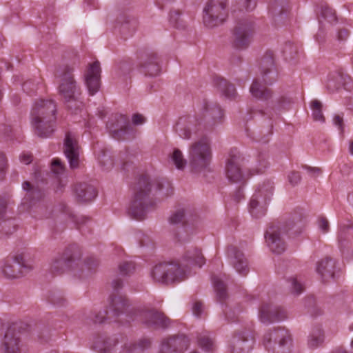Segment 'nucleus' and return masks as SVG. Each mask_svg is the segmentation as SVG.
I'll return each mask as SVG.
<instances>
[{"label": "nucleus", "instance_id": "1", "mask_svg": "<svg viewBox=\"0 0 353 353\" xmlns=\"http://www.w3.org/2000/svg\"><path fill=\"white\" fill-rule=\"evenodd\" d=\"M223 117V112L219 105L204 101L202 117L200 118L193 116L181 117L176 123L175 130L181 138L189 139L192 131L196 132L201 129L203 121L205 128H212L216 124L221 123Z\"/></svg>", "mask_w": 353, "mask_h": 353}, {"label": "nucleus", "instance_id": "2", "mask_svg": "<svg viewBox=\"0 0 353 353\" xmlns=\"http://www.w3.org/2000/svg\"><path fill=\"white\" fill-rule=\"evenodd\" d=\"M57 105L52 100L37 101L31 111V123L37 135L47 138L52 134L56 126Z\"/></svg>", "mask_w": 353, "mask_h": 353}, {"label": "nucleus", "instance_id": "3", "mask_svg": "<svg viewBox=\"0 0 353 353\" xmlns=\"http://www.w3.org/2000/svg\"><path fill=\"white\" fill-rule=\"evenodd\" d=\"M151 183L148 176L139 177L134 188V196L129 208L130 216L137 219H145V214L154 207V201L150 198Z\"/></svg>", "mask_w": 353, "mask_h": 353}, {"label": "nucleus", "instance_id": "4", "mask_svg": "<svg viewBox=\"0 0 353 353\" xmlns=\"http://www.w3.org/2000/svg\"><path fill=\"white\" fill-rule=\"evenodd\" d=\"M212 152L210 140L203 137L194 142L189 151V162L192 172H201L205 170L210 163Z\"/></svg>", "mask_w": 353, "mask_h": 353}, {"label": "nucleus", "instance_id": "5", "mask_svg": "<svg viewBox=\"0 0 353 353\" xmlns=\"http://www.w3.org/2000/svg\"><path fill=\"white\" fill-rule=\"evenodd\" d=\"M274 183L270 180L259 184L249 203V212L252 216L259 218L265 215L266 205L273 196Z\"/></svg>", "mask_w": 353, "mask_h": 353}, {"label": "nucleus", "instance_id": "6", "mask_svg": "<svg viewBox=\"0 0 353 353\" xmlns=\"http://www.w3.org/2000/svg\"><path fill=\"white\" fill-rule=\"evenodd\" d=\"M74 68L65 65L61 74V83L59 85V92L70 108H73L72 103H75V108L83 105L79 99L80 92L74 79L72 72Z\"/></svg>", "mask_w": 353, "mask_h": 353}, {"label": "nucleus", "instance_id": "7", "mask_svg": "<svg viewBox=\"0 0 353 353\" xmlns=\"http://www.w3.org/2000/svg\"><path fill=\"white\" fill-rule=\"evenodd\" d=\"M32 261L30 254L23 252L7 260L2 267V272L8 279L19 278L33 269Z\"/></svg>", "mask_w": 353, "mask_h": 353}, {"label": "nucleus", "instance_id": "8", "mask_svg": "<svg viewBox=\"0 0 353 353\" xmlns=\"http://www.w3.org/2000/svg\"><path fill=\"white\" fill-rule=\"evenodd\" d=\"M152 276L157 282L168 284L185 279L186 270L177 263H162L154 267Z\"/></svg>", "mask_w": 353, "mask_h": 353}, {"label": "nucleus", "instance_id": "9", "mask_svg": "<svg viewBox=\"0 0 353 353\" xmlns=\"http://www.w3.org/2000/svg\"><path fill=\"white\" fill-rule=\"evenodd\" d=\"M291 343V336L288 330L276 327L267 332L263 339V344L268 351L273 353H285Z\"/></svg>", "mask_w": 353, "mask_h": 353}, {"label": "nucleus", "instance_id": "10", "mask_svg": "<svg viewBox=\"0 0 353 353\" xmlns=\"http://www.w3.org/2000/svg\"><path fill=\"white\" fill-rule=\"evenodd\" d=\"M226 0H209L203 9V23L208 28L222 24L228 17Z\"/></svg>", "mask_w": 353, "mask_h": 353}, {"label": "nucleus", "instance_id": "11", "mask_svg": "<svg viewBox=\"0 0 353 353\" xmlns=\"http://www.w3.org/2000/svg\"><path fill=\"white\" fill-rule=\"evenodd\" d=\"M255 31L254 22L249 19L239 20L234 28L232 46L237 50H245L250 46Z\"/></svg>", "mask_w": 353, "mask_h": 353}, {"label": "nucleus", "instance_id": "12", "mask_svg": "<svg viewBox=\"0 0 353 353\" xmlns=\"http://www.w3.org/2000/svg\"><path fill=\"white\" fill-rule=\"evenodd\" d=\"M128 307V300L125 296L114 295L111 296L108 309L95 314L92 320L94 323L116 321L117 318L126 312Z\"/></svg>", "mask_w": 353, "mask_h": 353}, {"label": "nucleus", "instance_id": "13", "mask_svg": "<svg viewBox=\"0 0 353 353\" xmlns=\"http://www.w3.org/2000/svg\"><path fill=\"white\" fill-rule=\"evenodd\" d=\"M111 136L117 140H125L134 137L133 128L128 119L122 114L112 116L107 124Z\"/></svg>", "mask_w": 353, "mask_h": 353}, {"label": "nucleus", "instance_id": "14", "mask_svg": "<svg viewBox=\"0 0 353 353\" xmlns=\"http://www.w3.org/2000/svg\"><path fill=\"white\" fill-rule=\"evenodd\" d=\"M80 258V253L74 245L67 248L61 255L54 258L51 264V272L59 275L63 273L72 262Z\"/></svg>", "mask_w": 353, "mask_h": 353}, {"label": "nucleus", "instance_id": "15", "mask_svg": "<svg viewBox=\"0 0 353 353\" xmlns=\"http://www.w3.org/2000/svg\"><path fill=\"white\" fill-rule=\"evenodd\" d=\"M3 347L5 353H28V351L21 340V332L15 326H11L7 330Z\"/></svg>", "mask_w": 353, "mask_h": 353}, {"label": "nucleus", "instance_id": "16", "mask_svg": "<svg viewBox=\"0 0 353 353\" xmlns=\"http://www.w3.org/2000/svg\"><path fill=\"white\" fill-rule=\"evenodd\" d=\"M190 345V339L184 334L170 336L161 343L159 353H183Z\"/></svg>", "mask_w": 353, "mask_h": 353}, {"label": "nucleus", "instance_id": "17", "mask_svg": "<svg viewBox=\"0 0 353 353\" xmlns=\"http://www.w3.org/2000/svg\"><path fill=\"white\" fill-rule=\"evenodd\" d=\"M254 338L250 331L236 333L230 341L231 353H248L254 345Z\"/></svg>", "mask_w": 353, "mask_h": 353}, {"label": "nucleus", "instance_id": "18", "mask_svg": "<svg viewBox=\"0 0 353 353\" xmlns=\"http://www.w3.org/2000/svg\"><path fill=\"white\" fill-rule=\"evenodd\" d=\"M265 238L270 250L275 254H280L285 250V243L281 236L280 228L272 224L265 233Z\"/></svg>", "mask_w": 353, "mask_h": 353}, {"label": "nucleus", "instance_id": "19", "mask_svg": "<svg viewBox=\"0 0 353 353\" xmlns=\"http://www.w3.org/2000/svg\"><path fill=\"white\" fill-rule=\"evenodd\" d=\"M259 318L262 323L269 324L274 321L284 320L287 318V315L281 307L265 303L259 309Z\"/></svg>", "mask_w": 353, "mask_h": 353}, {"label": "nucleus", "instance_id": "20", "mask_svg": "<svg viewBox=\"0 0 353 353\" xmlns=\"http://www.w3.org/2000/svg\"><path fill=\"white\" fill-rule=\"evenodd\" d=\"M143 323L153 329H165L170 325V320L163 313L149 310L141 314Z\"/></svg>", "mask_w": 353, "mask_h": 353}, {"label": "nucleus", "instance_id": "21", "mask_svg": "<svg viewBox=\"0 0 353 353\" xmlns=\"http://www.w3.org/2000/svg\"><path fill=\"white\" fill-rule=\"evenodd\" d=\"M101 68L98 61L89 65L87 70L85 81L90 95H94L100 88Z\"/></svg>", "mask_w": 353, "mask_h": 353}, {"label": "nucleus", "instance_id": "22", "mask_svg": "<svg viewBox=\"0 0 353 353\" xmlns=\"http://www.w3.org/2000/svg\"><path fill=\"white\" fill-rule=\"evenodd\" d=\"M228 255L230 263L239 274L245 276L248 273V261L241 250L230 245L228 248Z\"/></svg>", "mask_w": 353, "mask_h": 353}, {"label": "nucleus", "instance_id": "23", "mask_svg": "<svg viewBox=\"0 0 353 353\" xmlns=\"http://www.w3.org/2000/svg\"><path fill=\"white\" fill-rule=\"evenodd\" d=\"M64 153L68 159L70 166L74 169L79 166V147L74 136L68 132L64 141Z\"/></svg>", "mask_w": 353, "mask_h": 353}, {"label": "nucleus", "instance_id": "24", "mask_svg": "<svg viewBox=\"0 0 353 353\" xmlns=\"http://www.w3.org/2000/svg\"><path fill=\"white\" fill-rule=\"evenodd\" d=\"M241 158L239 155L230 154L229 158L226 162L225 172L228 179L233 182L236 183L241 181L243 179V174L241 169Z\"/></svg>", "mask_w": 353, "mask_h": 353}, {"label": "nucleus", "instance_id": "25", "mask_svg": "<svg viewBox=\"0 0 353 353\" xmlns=\"http://www.w3.org/2000/svg\"><path fill=\"white\" fill-rule=\"evenodd\" d=\"M261 73L263 76V81L265 84H272L274 78H269L268 74L274 69V57L272 51H267L262 57L259 63Z\"/></svg>", "mask_w": 353, "mask_h": 353}, {"label": "nucleus", "instance_id": "26", "mask_svg": "<svg viewBox=\"0 0 353 353\" xmlns=\"http://www.w3.org/2000/svg\"><path fill=\"white\" fill-rule=\"evenodd\" d=\"M270 10L275 21L285 23L290 12L289 2L288 0H273Z\"/></svg>", "mask_w": 353, "mask_h": 353}, {"label": "nucleus", "instance_id": "27", "mask_svg": "<svg viewBox=\"0 0 353 353\" xmlns=\"http://www.w3.org/2000/svg\"><path fill=\"white\" fill-rule=\"evenodd\" d=\"M139 70L145 76L154 77L158 75L160 72V67L157 54L155 53L148 54L146 59L141 62Z\"/></svg>", "mask_w": 353, "mask_h": 353}, {"label": "nucleus", "instance_id": "28", "mask_svg": "<svg viewBox=\"0 0 353 353\" xmlns=\"http://www.w3.org/2000/svg\"><path fill=\"white\" fill-rule=\"evenodd\" d=\"M74 192L78 200L81 202L91 201L97 194V190L94 186L85 183L75 184Z\"/></svg>", "mask_w": 353, "mask_h": 353}, {"label": "nucleus", "instance_id": "29", "mask_svg": "<svg viewBox=\"0 0 353 353\" xmlns=\"http://www.w3.org/2000/svg\"><path fill=\"white\" fill-rule=\"evenodd\" d=\"M335 264L333 260L326 257L317 263L316 272L324 281L334 278Z\"/></svg>", "mask_w": 353, "mask_h": 353}, {"label": "nucleus", "instance_id": "30", "mask_svg": "<svg viewBox=\"0 0 353 353\" xmlns=\"http://www.w3.org/2000/svg\"><path fill=\"white\" fill-rule=\"evenodd\" d=\"M213 83L221 93L228 98L234 99L237 95L234 85L221 77H214Z\"/></svg>", "mask_w": 353, "mask_h": 353}, {"label": "nucleus", "instance_id": "31", "mask_svg": "<svg viewBox=\"0 0 353 353\" xmlns=\"http://www.w3.org/2000/svg\"><path fill=\"white\" fill-rule=\"evenodd\" d=\"M192 215V212L190 208L179 207L170 215L169 221L172 225H185Z\"/></svg>", "mask_w": 353, "mask_h": 353}, {"label": "nucleus", "instance_id": "32", "mask_svg": "<svg viewBox=\"0 0 353 353\" xmlns=\"http://www.w3.org/2000/svg\"><path fill=\"white\" fill-rule=\"evenodd\" d=\"M250 91L254 97L262 101H268L272 97V90L257 79L253 81Z\"/></svg>", "mask_w": 353, "mask_h": 353}, {"label": "nucleus", "instance_id": "33", "mask_svg": "<svg viewBox=\"0 0 353 353\" xmlns=\"http://www.w3.org/2000/svg\"><path fill=\"white\" fill-rule=\"evenodd\" d=\"M183 261L190 264L197 265L201 267L205 262L201 251L197 248L188 250L183 258Z\"/></svg>", "mask_w": 353, "mask_h": 353}, {"label": "nucleus", "instance_id": "34", "mask_svg": "<svg viewBox=\"0 0 353 353\" xmlns=\"http://www.w3.org/2000/svg\"><path fill=\"white\" fill-rule=\"evenodd\" d=\"M23 188L27 191L25 199L28 201L30 204L34 203L43 196L42 191L37 187L32 186L30 183L28 181L23 182Z\"/></svg>", "mask_w": 353, "mask_h": 353}, {"label": "nucleus", "instance_id": "35", "mask_svg": "<svg viewBox=\"0 0 353 353\" xmlns=\"http://www.w3.org/2000/svg\"><path fill=\"white\" fill-rule=\"evenodd\" d=\"M216 296L218 301L222 303L228 298L227 288L225 283L217 276L212 278Z\"/></svg>", "mask_w": 353, "mask_h": 353}, {"label": "nucleus", "instance_id": "36", "mask_svg": "<svg viewBox=\"0 0 353 353\" xmlns=\"http://www.w3.org/2000/svg\"><path fill=\"white\" fill-rule=\"evenodd\" d=\"M343 77L337 72L330 74L327 83V88L334 92L339 90L343 83Z\"/></svg>", "mask_w": 353, "mask_h": 353}, {"label": "nucleus", "instance_id": "37", "mask_svg": "<svg viewBox=\"0 0 353 353\" xmlns=\"http://www.w3.org/2000/svg\"><path fill=\"white\" fill-rule=\"evenodd\" d=\"M151 345V341L150 339L143 338L141 339L137 343L130 344L129 346L125 344V349L127 350L128 353H132L134 351H143L149 348Z\"/></svg>", "mask_w": 353, "mask_h": 353}, {"label": "nucleus", "instance_id": "38", "mask_svg": "<svg viewBox=\"0 0 353 353\" xmlns=\"http://www.w3.org/2000/svg\"><path fill=\"white\" fill-rule=\"evenodd\" d=\"M170 159L173 164L179 170H183L187 164V161L179 149L174 150L170 155Z\"/></svg>", "mask_w": 353, "mask_h": 353}, {"label": "nucleus", "instance_id": "39", "mask_svg": "<svg viewBox=\"0 0 353 353\" xmlns=\"http://www.w3.org/2000/svg\"><path fill=\"white\" fill-rule=\"evenodd\" d=\"M323 333L321 328L312 331L308 339V345L310 347L314 348L321 344L323 341Z\"/></svg>", "mask_w": 353, "mask_h": 353}, {"label": "nucleus", "instance_id": "40", "mask_svg": "<svg viewBox=\"0 0 353 353\" xmlns=\"http://www.w3.org/2000/svg\"><path fill=\"white\" fill-rule=\"evenodd\" d=\"M198 344L205 352H213L215 348L213 339L205 334H201L198 337Z\"/></svg>", "mask_w": 353, "mask_h": 353}, {"label": "nucleus", "instance_id": "41", "mask_svg": "<svg viewBox=\"0 0 353 353\" xmlns=\"http://www.w3.org/2000/svg\"><path fill=\"white\" fill-rule=\"evenodd\" d=\"M340 249L342 254L347 259L353 257V243L343 239L341 234L339 239Z\"/></svg>", "mask_w": 353, "mask_h": 353}, {"label": "nucleus", "instance_id": "42", "mask_svg": "<svg viewBox=\"0 0 353 353\" xmlns=\"http://www.w3.org/2000/svg\"><path fill=\"white\" fill-rule=\"evenodd\" d=\"M313 118L316 121L325 122V117L322 112V103L318 100H314L311 103Z\"/></svg>", "mask_w": 353, "mask_h": 353}, {"label": "nucleus", "instance_id": "43", "mask_svg": "<svg viewBox=\"0 0 353 353\" xmlns=\"http://www.w3.org/2000/svg\"><path fill=\"white\" fill-rule=\"evenodd\" d=\"M157 190L162 192V194L165 196H168L173 194V188L170 182L162 179L157 180L155 181Z\"/></svg>", "mask_w": 353, "mask_h": 353}, {"label": "nucleus", "instance_id": "44", "mask_svg": "<svg viewBox=\"0 0 353 353\" xmlns=\"http://www.w3.org/2000/svg\"><path fill=\"white\" fill-rule=\"evenodd\" d=\"M321 16L330 23H333L337 20L335 11L327 6L321 7Z\"/></svg>", "mask_w": 353, "mask_h": 353}, {"label": "nucleus", "instance_id": "45", "mask_svg": "<svg viewBox=\"0 0 353 353\" xmlns=\"http://www.w3.org/2000/svg\"><path fill=\"white\" fill-rule=\"evenodd\" d=\"M98 160L101 166L104 167L105 169L108 170L113 165V160L110 155L103 150H101L100 153L98 154Z\"/></svg>", "mask_w": 353, "mask_h": 353}, {"label": "nucleus", "instance_id": "46", "mask_svg": "<svg viewBox=\"0 0 353 353\" xmlns=\"http://www.w3.org/2000/svg\"><path fill=\"white\" fill-rule=\"evenodd\" d=\"M288 228L285 230L286 232H291L292 234H296L300 233L303 229V224L301 219H299L296 223L293 221H290L287 223Z\"/></svg>", "mask_w": 353, "mask_h": 353}, {"label": "nucleus", "instance_id": "47", "mask_svg": "<svg viewBox=\"0 0 353 353\" xmlns=\"http://www.w3.org/2000/svg\"><path fill=\"white\" fill-rule=\"evenodd\" d=\"M333 123L336 126L339 130L340 134L342 137H344L345 123L343 120V114H336L333 117Z\"/></svg>", "mask_w": 353, "mask_h": 353}, {"label": "nucleus", "instance_id": "48", "mask_svg": "<svg viewBox=\"0 0 353 353\" xmlns=\"http://www.w3.org/2000/svg\"><path fill=\"white\" fill-rule=\"evenodd\" d=\"M134 268V264L132 262H123L119 266V273L123 276L130 275Z\"/></svg>", "mask_w": 353, "mask_h": 353}, {"label": "nucleus", "instance_id": "49", "mask_svg": "<svg viewBox=\"0 0 353 353\" xmlns=\"http://www.w3.org/2000/svg\"><path fill=\"white\" fill-rule=\"evenodd\" d=\"M119 22L121 23V28L123 32L128 28V26L134 31L137 24V21L134 19L125 17H123Z\"/></svg>", "mask_w": 353, "mask_h": 353}, {"label": "nucleus", "instance_id": "50", "mask_svg": "<svg viewBox=\"0 0 353 353\" xmlns=\"http://www.w3.org/2000/svg\"><path fill=\"white\" fill-rule=\"evenodd\" d=\"M237 4L245 10H252L256 5V0H236Z\"/></svg>", "mask_w": 353, "mask_h": 353}, {"label": "nucleus", "instance_id": "51", "mask_svg": "<svg viewBox=\"0 0 353 353\" xmlns=\"http://www.w3.org/2000/svg\"><path fill=\"white\" fill-rule=\"evenodd\" d=\"M7 169V158L4 154L0 153V181L4 178Z\"/></svg>", "mask_w": 353, "mask_h": 353}, {"label": "nucleus", "instance_id": "52", "mask_svg": "<svg viewBox=\"0 0 353 353\" xmlns=\"http://www.w3.org/2000/svg\"><path fill=\"white\" fill-rule=\"evenodd\" d=\"M290 281L292 287V292L296 294H300L303 290V285L297 280L296 278H291Z\"/></svg>", "mask_w": 353, "mask_h": 353}, {"label": "nucleus", "instance_id": "53", "mask_svg": "<svg viewBox=\"0 0 353 353\" xmlns=\"http://www.w3.org/2000/svg\"><path fill=\"white\" fill-rule=\"evenodd\" d=\"M52 170L54 173L57 174H61L63 173L64 170V166L61 163V161L59 159H54L51 163Z\"/></svg>", "mask_w": 353, "mask_h": 353}, {"label": "nucleus", "instance_id": "54", "mask_svg": "<svg viewBox=\"0 0 353 353\" xmlns=\"http://www.w3.org/2000/svg\"><path fill=\"white\" fill-rule=\"evenodd\" d=\"M301 176L298 172L292 171L288 175V181L293 186L297 185L301 181Z\"/></svg>", "mask_w": 353, "mask_h": 353}, {"label": "nucleus", "instance_id": "55", "mask_svg": "<svg viewBox=\"0 0 353 353\" xmlns=\"http://www.w3.org/2000/svg\"><path fill=\"white\" fill-rule=\"evenodd\" d=\"M319 227L323 233H326L329 231L330 225L325 217H320L319 219Z\"/></svg>", "mask_w": 353, "mask_h": 353}, {"label": "nucleus", "instance_id": "56", "mask_svg": "<svg viewBox=\"0 0 353 353\" xmlns=\"http://www.w3.org/2000/svg\"><path fill=\"white\" fill-rule=\"evenodd\" d=\"M170 22L176 28L181 27V25L179 23V14L177 12H172L170 13Z\"/></svg>", "mask_w": 353, "mask_h": 353}, {"label": "nucleus", "instance_id": "57", "mask_svg": "<svg viewBox=\"0 0 353 353\" xmlns=\"http://www.w3.org/2000/svg\"><path fill=\"white\" fill-rule=\"evenodd\" d=\"M302 167L305 169L312 177H316L322 172L321 169L319 168L310 167L308 165H303Z\"/></svg>", "mask_w": 353, "mask_h": 353}, {"label": "nucleus", "instance_id": "58", "mask_svg": "<svg viewBox=\"0 0 353 353\" xmlns=\"http://www.w3.org/2000/svg\"><path fill=\"white\" fill-rule=\"evenodd\" d=\"M203 309V303L200 301H196L194 303L192 307L193 314L196 316H200Z\"/></svg>", "mask_w": 353, "mask_h": 353}, {"label": "nucleus", "instance_id": "59", "mask_svg": "<svg viewBox=\"0 0 353 353\" xmlns=\"http://www.w3.org/2000/svg\"><path fill=\"white\" fill-rule=\"evenodd\" d=\"M132 123L134 125H141L145 121V118L141 114L136 113L132 115Z\"/></svg>", "mask_w": 353, "mask_h": 353}, {"label": "nucleus", "instance_id": "60", "mask_svg": "<svg viewBox=\"0 0 353 353\" xmlns=\"http://www.w3.org/2000/svg\"><path fill=\"white\" fill-rule=\"evenodd\" d=\"M20 161L25 163V164H29L32 161V156L30 154H22L20 156Z\"/></svg>", "mask_w": 353, "mask_h": 353}, {"label": "nucleus", "instance_id": "61", "mask_svg": "<svg viewBox=\"0 0 353 353\" xmlns=\"http://www.w3.org/2000/svg\"><path fill=\"white\" fill-rule=\"evenodd\" d=\"M348 37V32L346 29H341L337 33V39L339 41H344Z\"/></svg>", "mask_w": 353, "mask_h": 353}, {"label": "nucleus", "instance_id": "62", "mask_svg": "<svg viewBox=\"0 0 353 353\" xmlns=\"http://www.w3.org/2000/svg\"><path fill=\"white\" fill-rule=\"evenodd\" d=\"M112 285L113 289L117 291L123 287V283L121 279H116L112 281Z\"/></svg>", "mask_w": 353, "mask_h": 353}, {"label": "nucleus", "instance_id": "63", "mask_svg": "<svg viewBox=\"0 0 353 353\" xmlns=\"http://www.w3.org/2000/svg\"><path fill=\"white\" fill-rule=\"evenodd\" d=\"M6 209V203L4 200L0 199V219H1L5 212Z\"/></svg>", "mask_w": 353, "mask_h": 353}, {"label": "nucleus", "instance_id": "64", "mask_svg": "<svg viewBox=\"0 0 353 353\" xmlns=\"http://www.w3.org/2000/svg\"><path fill=\"white\" fill-rule=\"evenodd\" d=\"M32 84L33 86H34V85L32 83V81H26L23 83V89L24 91L27 92H30L31 91V89H30V85Z\"/></svg>", "mask_w": 353, "mask_h": 353}]
</instances>
